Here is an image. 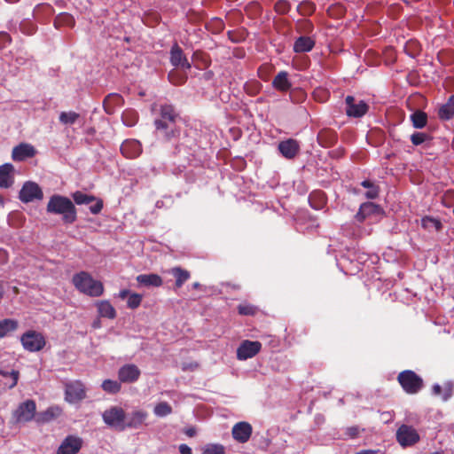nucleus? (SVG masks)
Here are the masks:
<instances>
[{
    "label": "nucleus",
    "mask_w": 454,
    "mask_h": 454,
    "mask_svg": "<svg viewBox=\"0 0 454 454\" xmlns=\"http://www.w3.org/2000/svg\"><path fill=\"white\" fill-rule=\"evenodd\" d=\"M179 114L172 105L164 104L160 107V115L154 120V127L158 135L165 141H170L180 135L176 126Z\"/></svg>",
    "instance_id": "nucleus-1"
},
{
    "label": "nucleus",
    "mask_w": 454,
    "mask_h": 454,
    "mask_svg": "<svg viewBox=\"0 0 454 454\" xmlns=\"http://www.w3.org/2000/svg\"><path fill=\"white\" fill-rule=\"evenodd\" d=\"M46 210L51 214L61 215L62 221L66 224H71L77 219L74 203L69 198L62 195H52L48 201Z\"/></svg>",
    "instance_id": "nucleus-2"
},
{
    "label": "nucleus",
    "mask_w": 454,
    "mask_h": 454,
    "mask_svg": "<svg viewBox=\"0 0 454 454\" xmlns=\"http://www.w3.org/2000/svg\"><path fill=\"white\" fill-rule=\"evenodd\" d=\"M72 282L78 291L90 297H98L104 293L102 282L94 279L86 271H81L74 275Z\"/></svg>",
    "instance_id": "nucleus-3"
},
{
    "label": "nucleus",
    "mask_w": 454,
    "mask_h": 454,
    "mask_svg": "<svg viewBox=\"0 0 454 454\" xmlns=\"http://www.w3.org/2000/svg\"><path fill=\"white\" fill-rule=\"evenodd\" d=\"M397 381L408 395H416L424 387L423 379L411 370H404L399 372Z\"/></svg>",
    "instance_id": "nucleus-4"
},
{
    "label": "nucleus",
    "mask_w": 454,
    "mask_h": 454,
    "mask_svg": "<svg viewBox=\"0 0 454 454\" xmlns=\"http://www.w3.org/2000/svg\"><path fill=\"white\" fill-rule=\"evenodd\" d=\"M102 419L106 425L118 431L125 429L126 412L120 406H112L102 413Z\"/></svg>",
    "instance_id": "nucleus-5"
},
{
    "label": "nucleus",
    "mask_w": 454,
    "mask_h": 454,
    "mask_svg": "<svg viewBox=\"0 0 454 454\" xmlns=\"http://www.w3.org/2000/svg\"><path fill=\"white\" fill-rule=\"evenodd\" d=\"M20 342L24 349L29 352L40 351L46 344L44 336L41 333L34 330L24 333L20 337Z\"/></svg>",
    "instance_id": "nucleus-6"
},
{
    "label": "nucleus",
    "mask_w": 454,
    "mask_h": 454,
    "mask_svg": "<svg viewBox=\"0 0 454 454\" xmlns=\"http://www.w3.org/2000/svg\"><path fill=\"white\" fill-rule=\"evenodd\" d=\"M36 405L34 400H27L18 406L12 412L15 423H26L31 421L35 415Z\"/></svg>",
    "instance_id": "nucleus-7"
},
{
    "label": "nucleus",
    "mask_w": 454,
    "mask_h": 454,
    "mask_svg": "<svg viewBox=\"0 0 454 454\" xmlns=\"http://www.w3.org/2000/svg\"><path fill=\"white\" fill-rule=\"evenodd\" d=\"M86 397V389L81 380H74L65 384V400L69 403H75Z\"/></svg>",
    "instance_id": "nucleus-8"
},
{
    "label": "nucleus",
    "mask_w": 454,
    "mask_h": 454,
    "mask_svg": "<svg viewBox=\"0 0 454 454\" xmlns=\"http://www.w3.org/2000/svg\"><path fill=\"white\" fill-rule=\"evenodd\" d=\"M43 198V190L36 183L32 181L25 182L19 193V199L23 203H29L35 200H41Z\"/></svg>",
    "instance_id": "nucleus-9"
},
{
    "label": "nucleus",
    "mask_w": 454,
    "mask_h": 454,
    "mask_svg": "<svg viewBox=\"0 0 454 454\" xmlns=\"http://www.w3.org/2000/svg\"><path fill=\"white\" fill-rule=\"evenodd\" d=\"M397 442L403 447L412 446L419 441L416 429L407 425H402L396 432Z\"/></svg>",
    "instance_id": "nucleus-10"
},
{
    "label": "nucleus",
    "mask_w": 454,
    "mask_h": 454,
    "mask_svg": "<svg viewBox=\"0 0 454 454\" xmlns=\"http://www.w3.org/2000/svg\"><path fill=\"white\" fill-rule=\"evenodd\" d=\"M345 102L346 114L349 117L360 118L369 110V106L364 100L356 101L353 96H347Z\"/></svg>",
    "instance_id": "nucleus-11"
},
{
    "label": "nucleus",
    "mask_w": 454,
    "mask_h": 454,
    "mask_svg": "<svg viewBox=\"0 0 454 454\" xmlns=\"http://www.w3.org/2000/svg\"><path fill=\"white\" fill-rule=\"evenodd\" d=\"M262 348L260 341L243 340L237 349V358L239 360H247L257 355Z\"/></svg>",
    "instance_id": "nucleus-12"
},
{
    "label": "nucleus",
    "mask_w": 454,
    "mask_h": 454,
    "mask_svg": "<svg viewBox=\"0 0 454 454\" xmlns=\"http://www.w3.org/2000/svg\"><path fill=\"white\" fill-rule=\"evenodd\" d=\"M141 375L139 368L133 364H128L121 366L118 371V379L121 383L136 382Z\"/></svg>",
    "instance_id": "nucleus-13"
},
{
    "label": "nucleus",
    "mask_w": 454,
    "mask_h": 454,
    "mask_svg": "<svg viewBox=\"0 0 454 454\" xmlns=\"http://www.w3.org/2000/svg\"><path fill=\"white\" fill-rule=\"evenodd\" d=\"M82 446L81 438L68 435L67 436L57 450V454H76Z\"/></svg>",
    "instance_id": "nucleus-14"
},
{
    "label": "nucleus",
    "mask_w": 454,
    "mask_h": 454,
    "mask_svg": "<svg viewBox=\"0 0 454 454\" xmlns=\"http://www.w3.org/2000/svg\"><path fill=\"white\" fill-rule=\"evenodd\" d=\"M252 426L245 421L236 423L231 430L232 437L240 443L247 442L252 434Z\"/></svg>",
    "instance_id": "nucleus-15"
},
{
    "label": "nucleus",
    "mask_w": 454,
    "mask_h": 454,
    "mask_svg": "<svg viewBox=\"0 0 454 454\" xmlns=\"http://www.w3.org/2000/svg\"><path fill=\"white\" fill-rule=\"evenodd\" d=\"M278 148L283 157L288 160H292L294 159L299 153L300 145L297 140L288 138L286 140L281 141L278 144Z\"/></svg>",
    "instance_id": "nucleus-16"
},
{
    "label": "nucleus",
    "mask_w": 454,
    "mask_h": 454,
    "mask_svg": "<svg viewBox=\"0 0 454 454\" xmlns=\"http://www.w3.org/2000/svg\"><path fill=\"white\" fill-rule=\"evenodd\" d=\"M170 63L176 67H180L184 70H189L192 66L184 54L183 50L177 43H175L170 51Z\"/></svg>",
    "instance_id": "nucleus-17"
},
{
    "label": "nucleus",
    "mask_w": 454,
    "mask_h": 454,
    "mask_svg": "<svg viewBox=\"0 0 454 454\" xmlns=\"http://www.w3.org/2000/svg\"><path fill=\"white\" fill-rule=\"evenodd\" d=\"M36 151L33 145L27 143H20L12 149V158L14 161H23L26 159L35 155Z\"/></svg>",
    "instance_id": "nucleus-18"
},
{
    "label": "nucleus",
    "mask_w": 454,
    "mask_h": 454,
    "mask_svg": "<svg viewBox=\"0 0 454 454\" xmlns=\"http://www.w3.org/2000/svg\"><path fill=\"white\" fill-rule=\"evenodd\" d=\"M122 155L128 159H135L142 153V145L136 139L125 140L121 145Z\"/></svg>",
    "instance_id": "nucleus-19"
},
{
    "label": "nucleus",
    "mask_w": 454,
    "mask_h": 454,
    "mask_svg": "<svg viewBox=\"0 0 454 454\" xmlns=\"http://www.w3.org/2000/svg\"><path fill=\"white\" fill-rule=\"evenodd\" d=\"M383 213L381 207L374 204L372 202H364L363 203L356 215H355L356 219L359 223H363L366 218L370 217L372 215H381Z\"/></svg>",
    "instance_id": "nucleus-20"
},
{
    "label": "nucleus",
    "mask_w": 454,
    "mask_h": 454,
    "mask_svg": "<svg viewBox=\"0 0 454 454\" xmlns=\"http://www.w3.org/2000/svg\"><path fill=\"white\" fill-rule=\"evenodd\" d=\"M317 139L321 146L329 148L336 144L338 140V135L335 130L329 128H325L318 132Z\"/></svg>",
    "instance_id": "nucleus-21"
},
{
    "label": "nucleus",
    "mask_w": 454,
    "mask_h": 454,
    "mask_svg": "<svg viewBox=\"0 0 454 454\" xmlns=\"http://www.w3.org/2000/svg\"><path fill=\"white\" fill-rule=\"evenodd\" d=\"M14 183V167L11 163L0 166V187L8 189Z\"/></svg>",
    "instance_id": "nucleus-22"
},
{
    "label": "nucleus",
    "mask_w": 454,
    "mask_h": 454,
    "mask_svg": "<svg viewBox=\"0 0 454 454\" xmlns=\"http://www.w3.org/2000/svg\"><path fill=\"white\" fill-rule=\"evenodd\" d=\"M123 104L124 99L121 95L118 93H110L105 98L103 101V107L107 114H113L115 112V109L122 106Z\"/></svg>",
    "instance_id": "nucleus-23"
},
{
    "label": "nucleus",
    "mask_w": 454,
    "mask_h": 454,
    "mask_svg": "<svg viewBox=\"0 0 454 454\" xmlns=\"http://www.w3.org/2000/svg\"><path fill=\"white\" fill-rule=\"evenodd\" d=\"M148 413L145 411H135L129 416L126 415L125 419V429L126 428H138L140 427L145 420L147 419Z\"/></svg>",
    "instance_id": "nucleus-24"
},
{
    "label": "nucleus",
    "mask_w": 454,
    "mask_h": 454,
    "mask_svg": "<svg viewBox=\"0 0 454 454\" xmlns=\"http://www.w3.org/2000/svg\"><path fill=\"white\" fill-rule=\"evenodd\" d=\"M168 274L175 278V288L179 289L191 278V273L179 266L173 267L168 270Z\"/></svg>",
    "instance_id": "nucleus-25"
},
{
    "label": "nucleus",
    "mask_w": 454,
    "mask_h": 454,
    "mask_svg": "<svg viewBox=\"0 0 454 454\" xmlns=\"http://www.w3.org/2000/svg\"><path fill=\"white\" fill-rule=\"evenodd\" d=\"M316 44V41L310 36H300L294 43V51L303 53L310 51Z\"/></svg>",
    "instance_id": "nucleus-26"
},
{
    "label": "nucleus",
    "mask_w": 454,
    "mask_h": 454,
    "mask_svg": "<svg viewBox=\"0 0 454 454\" xmlns=\"http://www.w3.org/2000/svg\"><path fill=\"white\" fill-rule=\"evenodd\" d=\"M19 321L13 318L0 320V339L10 336L19 328Z\"/></svg>",
    "instance_id": "nucleus-27"
},
{
    "label": "nucleus",
    "mask_w": 454,
    "mask_h": 454,
    "mask_svg": "<svg viewBox=\"0 0 454 454\" xmlns=\"http://www.w3.org/2000/svg\"><path fill=\"white\" fill-rule=\"evenodd\" d=\"M136 280L144 286L159 287L163 283L161 277L154 273L140 274L136 278Z\"/></svg>",
    "instance_id": "nucleus-28"
},
{
    "label": "nucleus",
    "mask_w": 454,
    "mask_h": 454,
    "mask_svg": "<svg viewBox=\"0 0 454 454\" xmlns=\"http://www.w3.org/2000/svg\"><path fill=\"white\" fill-rule=\"evenodd\" d=\"M98 313L101 317L114 319L116 317V310L109 301L103 300L96 302Z\"/></svg>",
    "instance_id": "nucleus-29"
},
{
    "label": "nucleus",
    "mask_w": 454,
    "mask_h": 454,
    "mask_svg": "<svg viewBox=\"0 0 454 454\" xmlns=\"http://www.w3.org/2000/svg\"><path fill=\"white\" fill-rule=\"evenodd\" d=\"M272 86L281 91L286 92L291 89V82L288 80V74L286 71L279 72L272 81Z\"/></svg>",
    "instance_id": "nucleus-30"
},
{
    "label": "nucleus",
    "mask_w": 454,
    "mask_h": 454,
    "mask_svg": "<svg viewBox=\"0 0 454 454\" xmlns=\"http://www.w3.org/2000/svg\"><path fill=\"white\" fill-rule=\"evenodd\" d=\"M454 116V95H451L447 102L438 109V117L442 121H449Z\"/></svg>",
    "instance_id": "nucleus-31"
},
{
    "label": "nucleus",
    "mask_w": 454,
    "mask_h": 454,
    "mask_svg": "<svg viewBox=\"0 0 454 454\" xmlns=\"http://www.w3.org/2000/svg\"><path fill=\"white\" fill-rule=\"evenodd\" d=\"M310 207L316 210L323 209L326 204V196L323 191H313L309 196Z\"/></svg>",
    "instance_id": "nucleus-32"
},
{
    "label": "nucleus",
    "mask_w": 454,
    "mask_h": 454,
    "mask_svg": "<svg viewBox=\"0 0 454 454\" xmlns=\"http://www.w3.org/2000/svg\"><path fill=\"white\" fill-rule=\"evenodd\" d=\"M432 392L434 395H441L443 401H447L453 394V384L450 382H446L443 386L434 384L432 387Z\"/></svg>",
    "instance_id": "nucleus-33"
},
{
    "label": "nucleus",
    "mask_w": 454,
    "mask_h": 454,
    "mask_svg": "<svg viewBox=\"0 0 454 454\" xmlns=\"http://www.w3.org/2000/svg\"><path fill=\"white\" fill-rule=\"evenodd\" d=\"M61 413L62 410L59 406H51L38 414L37 421L42 423L50 422L59 417Z\"/></svg>",
    "instance_id": "nucleus-34"
},
{
    "label": "nucleus",
    "mask_w": 454,
    "mask_h": 454,
    "mask_svg": "<svg viewBox=\"0 0 454 454\" xmlns=\"http://www.w3.org/2000/svg\"><path fill=\"white\" fill-rule=\"evenodd\" d=\"M53 24L56 28H60L62 27H74L75 20L70 13L61 12L55 17Z\"/></svg>",
    "instance_id": "nucleus-35"
},
{
    "label": "nucleus",
    "mask_w": 454,
    "mask_h": 454,
    "mask_svg": "<svg viewBox=\"0 0 454 454\" xmlns=\"http://www.w3.org/2000/svg\"><path fill=\"white\" fill-rule=\"evenodd\" d=\"M432 140L433 137L426 132H414L411 136V141L415 146L424 144L426 147H430L432 145Z\"/></svg>",
    "instance_id": "nucleus-36"
},
{
    "label": "nucleus",
    "mask_w": 454,
    "mask_h": 454,
    "mask_svg": "<svg viewBox=\"0 0 454 454\" xmlns=\"http://www.w3.org/2000/svg\"><path fill=\"white\" fill-rule=\"evenodd\" d=\"M410 118L415 129H423L427 124V114L421 110H416L411 114Z\"/></svg>",
    "instance_id": "nucleus-37"
},
{
    "label": "nucleus",
    "mask_w": 454,
    "mask_h": 454,
    "mask_svg": "<svg viewBox=\"0 0 454 454\" xmlns=\"http://www.w3.org/2000/svg\"><path fill=\"white\" fill-rule=\"evenodd\" d=\"M421 226L428 231H440L442 229V223L439 219L428 215L421 219Z\"/></svg>",
    "instance_id": "nucleus-38"
},
{
    "label": "nucleus",
    "mask_w": 454,
    "mask_h": 454,
    "mask_svg": "<svg viewBox=\"0 0 454 454\" xmlns=\"http://www.w3.org/2000/svg\"><path fill=\"white\" fill-rule=\"evenodd\" d=\"M168 81L176 86L183 85L187 81V74L178 70H171L168 74Z\"/></svg>",
    "instance_id": "nucleus-39"
},
{
    "label": "nucleus",
    "mask_w": 454,
    "mask_h": 454,
    "mask_svg": "<svg viewBox=\"0 0 454 454\" xmlns=\"http://www.w3.org/2000/svg\"><path fill=\"white\" fill-rule=\"evenodd\" d=\"M121 119L126 126L133 127L138 121V114L134 109H126L121 114Z\"/></svg>",
    "instance_id": "nucleus-40"
},
{
    "label": "nucleus",
    "mask_w": 454,
    "mask_h": 454,
    "mask_svg": "<svg viewBox=\"0 0 454 454\" xmlns=\"http://www.w3.org/2000/svg\"><path fill=\"white\" fill-rule=\"evenodd\" d=\"M72 198L75 204L77 205H88L94 200H96V197L93 195H88L83 193L82 192L77 191L72 194Z\"/></svg>",
    "instance_id": "nucleus-41"
},
{
    "label": "nucleus",
    "mask_w": 454,
    "mask_h": 454,
    "mask_svg": "<svg viewBox=\"0 0 454 454\" xmlns=\"http://www.w3.org/2000/svg\"><path fill=\"white\" fill-rule=\"evenodd\" d=\"M80 118V114L78 113L70 111V112H61L59 120L60 123L64 125H72L77 121Z\"/></svg>",
    "instance_id": "nucleus-42"
},
{
    "label": "nucleus",
    "mask_w": 454,
    "mask_h": 454,
    "mask_svg": "<svg viewBox=\"0 0 454 454\" xmlns=\"http://www.w3.org/2000/svg\"><path fill=\"white\" fill-rule=\"evenodd\" d=\"M102 389L109 394H117L120 392L121 386L120 380H105L101 384Z\"/></svg>",
    "instance_id": "nucleus-43"
},
{
    "label": "nucleus",
    "mask_w": 454,
    "mask_h": 454,
    "mask_svg": "<svg viewBox=\"0 0 454 454\" xmlns=\"http://www.w3.org/2000/svg\"><path fill=\"white\" fill-rule=\"evenodd\" d=\"M361 185L368 190L365 192V197L367 199L373 200L379 196V187L375 185L373 183H372L370 180H364L361 183Z\"/></svg>",
    "instance_id": "nucleus-44"
},
{
    "label": "nucleus",
    "mask_w": 454,
    "mask_h": 454,
    "mask_svg": "<svg viewBox=\"0 0 454 454\" xmlns=\"http://www.w3.org/2000/svg\"><path fill=\"white\" fill-rule=\"evenodd\" d=\"M153 411L157 417H165L172 413V407L167 402H160L155 405Z\"/></svg>",
    "instance_id": "nucleus-45"
},
{
    "label": "nucleus",
    "mask_w": 454,
    "mask_h": 454,
    "mask_svg": "<svg viewBox=\"0 0 454 454\" xmlns=\"http://www.w3.org/2000/svg\"><path fill=\"white\" fill-rule=\"evenodd\" d=\"M202 454H225V449L222 444L209 443L202 448Z\"/></svg>",
    "instance_id": "nucleus-46"
},
{
    "label": "nucleus",
    "mask_w": 454,
    "mask_h": 454,
    "mask_svg": "<svg viewBox=\"0 0 454 454\" xmlns=\"http://www.w3.org/2000/svg\"><path fill=\"white\" fill-rule=\"evenodd\" d=\"M315 10H316L315 4L309 1L301 2L297 6L298 12L302 16H309L315 12Z\"/></svg>",
    "instance_id": "nucleus-47"
},
{
    "label": "nucleus",
    "mask_w": 454,
    "mask_h": 454,
    "mask_svg": "<svg viewBox=\"0 0 454 454\" xmlns=\"http://www.w3.org/2000/svg\"><path fill=\"white\" fill-rule=\"evenodd\" d=\"M238 312L242 316H254L258 312V308L248 303H242L238 306Z\"/></svg>",
    "instance_id": "nucleus-48"
},
{
    "label": "nucleus",
    "mask_w": 454,
    "mask_h": 454,
    "mask_svg": "<svg viewBox=\"0 0 454 454\" xmlns=\"http://www.w3.org/2000/svg\"><path fill=\"white\" fill-rule=\"evenodd\" d=\"M291 10V4L287 0H278L274 5V11L280 15L286 14Z\"/></svg>",
    "instance_id": "nucleus-49"
},
{
    "label": "nucleus",
    "mask_w": 454,
    "mask_h": 454,
    "mask_svg": "<svg viewBox=\"0 0 454 454\" xmlns=\"http://www.w3.org/2000/svg\"><path fill=\"white\" fill-rule=\"evenodd\" d=\"M143 296L139 294H130L127 300V306L129 309H135L138 308L142 302Z\"/></svg>",
    "instance_id": "nucleus-50"
},
{
    "label": "nucleus",
    "mask_w": 454,
    "mask_h": 454,
    "mask_svg": "<svg viewBox=\"0 0 454 454\" xmlns=\"http://www.w3.org/2000/svg\"><path fill=\"white\" fill-rule=\"evenodd\" d=\"M95 204L90 207V211L93 215H98L101 212L104 203L101 199L96 198Z\"/></svg>",
    "instance_id": "nucleus-51"
},
{
    "label": "nucleus",
    "mask_w": 454,
    "mask_h": 454,
    "mask_svg": "<svg viewBox=\"0 0 454 454\" xmlns=\"http://www.w3.org/2000/svg\"><path fill=\"white\" fill-rule=\"evenodd\" d=\"M360 428L357 426H353L346 428L345 434L350 439H355L359 435Z\"/></svg>",
    "instance_id": "nucleus-52"
},
{
    "label": "nucleus",
    "mask_w": 454,
    "mask_h": 454,
    "mask_svg": "<svg viewBox=\"0 0 454 454\" xmlns=\"http://www.w3.org/2000/svg\"><path fill=\"white\" fill-rule=\"evenodd\" d=\"M10 377L12 378V382L9 386V388H13L18 384V381H19V378H20L19 371L12 370V372H10Z\"/></svg>",
    "instance_id": "nucleus-53"
},
{
    "label": "nucleus",
    "mask_w": 454,
    "mask_h": 454,
    "mask_svg": "<svg viewBox=\"0 0 454 454\" xmlns=\"http://www.w3.org/2000/svg\"><path fill=\"white\" fill-rule=\"evenodd\" d=\"M11 42V37L7 33H0V48H4Z\"/></svg>",
    "instance_id": "nucleus-54"
},
{
    "label": "nucleus",
    "mask_w": 454,
    "mask_h": 454,
    "mask_svg": "<svg viewBox=\"0 0 454 454\" xmlns=\"http://www.w3.org/2000/svg\"><path fill=\"white\" fill-rule=\"evenodd\" d=\"M180 454H192V449L187 444H181L179 446Z\"/></svg>",
    "instance_id": "nucleus-55"
},
{
    "label": "nucleus",
    "mask_w": 454,
    "mask_h": 454,
    "mask_svg": "<svg viewBox=\"0 0 454 454\" xmlns=\"http://www.w3.org/2000/svg\"><path fill=\"white\" fill-rule=\"evenodd\" d=\"M129 290H127V289H122V290H121V291H120V293H119V297H120L121 299H122V300H124V299L128 298V297H129Z\"/></svg>",
    "instance_id": "nucleus-56"
},
{
    "label": "nucleus",
    "mask_w": 454,
    "mask_h": 454,
    "mask_svg": "<svg viewBox=\"0 0 454 454\" xmlns=\"http://www.w3.org/2000/svg\"><path fill=\"white\" fill-rule=\"evenodd\" d=\"M377 453H378V450H363L356 452V454H377Z\"/></svg>",
    "instance_id": "nucleus-57"
},
{
    "label": "nucleus",
    "mask_w": 454,
    "mask_h": 454,
    "mask_svg": "<svg viewBox=\"0 0 454 454\" xmlns=\"http://www.w3.org/2000/svg\"><path fill=\"white\" fill-rule=\"evenodd\" d=\"M0 260L4 262L7 261V254L4 250L0 249Z\"/></svg>",
    "instance_id": "nucleus-58"
},
{
    "label": "nucleus",
    "mask_w": 454,
    "mask_h": 454,
    "mask_svg": "<svg viewBox=\"0 0 454 454\" xmlns=\"http://www.w3.org/2000/svg\"><path fill=\"white\" fill-rule=\"evenodd\" d=\"M4 294V288L3 284L0 282V301L3 299Z\"/></svg>",
    "instance_id": "nucleus-59"
},
{
    "label": "nucleus",
    "mask_w": 454,
    "mask_h": 454,
    "mask_svg": "<svg viewBox=\"0 0 454 454\" xmlns=\"http://www.w3.org/2000/svg\"><path fill=\"white\" fill-rule=\"evenodd\" d=\"M0 375H2L4 377H8V376H10V372L0 369Z\"/></svg>",
    "instance_id": "nucleus-60"
},
{
    "label": "nucleus",
    "mask_w": 454,
    "mask_h": 454,
    "mask_svg": "<svg viewBox=\"0 0 454 454\" xmlns=\"http://www.w3.org/2000/svg\"><path fill=\"white\" fill-rule=\"evenodd\" d=\"M192 287L194 289H198V288L200 287V284L199 282H195V283L192 284Z\"/></svg>",
    "instance_id": "nucleus-61"
},
{
    "label": "nucleus",
    "mask_w": 454,
    "mask_h": 454,
    "mask_svg": "<svg viewBox=\"0 0 454 454\" xmlns=\"http://www.w3.org/2000/svg\"><path fill=\"white\" fill-rule=\"evenodd\" d=\"M194 434H195V432H194V430H193V429H189V430L187 431V434H188L189 436H193V435H194Z\"/></svg>",
    "instance_id": "nucleus-62"
},
{
    "label": "nucleus",
    "mask_w": 454,
    "mask_h": 454,
    "mask_svg": "<svg viewBox=\"0 0 454 454\" xmlns=\"http://www.w3.org/2000/svg\"><path fill=\"white\" fill-rule=\"evenodd\" d=\"M4 203L3 196L0 194V206H3Z\"/></svg>",
    "instance_id": "nucleus-63"
},
{
    "label": "nucleus",
    "mask_w": 454,
    "mask_h": 454,
    "mask_svg": "<svg viewBox=\"0 0 454 454\" xmlns=\"http://www.w3.org/2000/svg\"><path fill=\"white\" fill-rule=\"evenodd\" d=\"M93 327H95V328L99 327V322H95L93 324Z\"/></svg>",
    "instance_id": "nucleus-64"
}]
</instances>
